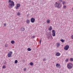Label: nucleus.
<instances>
[{
    "instance_id": "f257e3e1",
    "label": "nucleus",
    "mask_w": 73,
    "mask_h": 73,
    "mask_svg": "<svg viewBox=\"0 0 73 73\" xmlns=\"http://www.w3.org/2000/svg\"><path fill=\"white\" fill-rule=\"evenodd\" d=\"M9 3H10L9 5V8H12V7L15 6V4L13 1H11V0H9Z\"/></svg>"
},
{
    "instance_id": "f03ea898",
    "label": "nucleus",
    "mask_w": 73,
    "mask_h": 73,
    "mask_svg": "<svg viewBox=\"0 0 73 73\" xmlns=\"http://www.w3.org/2000/svg\"><path fill=\"white\" fill-rule=\"evenodd\" d=\"M54 6L55 7H57V8H60L61 7V5H60V3L56 2Z\"/></svg>"
},
{
    "instance_id": "7ed1b4c3",
    "label": "nucleus",
    "mask_w": 73,
    "mask_h": 73,
    "mask_svg": "<svg viewBox=\"0 0 73 73\" xmlns=\"http://www.w3.org/2000/svg\"><path fill=\"white\" fill-rule=\"evenodd\" d=\"M67 68L68 69H72L73 68V64L70 63L68 64H67Z\"/></svg>"
},
{
    "instance_id": "20e7f679",
    "label": "nucleus",
    "mask_w": 73,
    "mask_h": 73,
    "mask_svg": "<svg viewBox=\"0 0 73 73\" xmlns=\"http://www.w3.org/2000/svg\"><path fill=\"white\" fill-rule=\"evenodd\" d=\"M69 48V46L68 45H66L64 47V49L65 50H67Z\"/></svg>"
},
{
    "instance_id": "39448f33",
    "label": "nucleus",
    "mask_w": 73,
    "mask_h": 73,
    "mask_svg": "<svg viewBox=\"0 0 73 73\" xmlns=\"http://www.w3.org/2000/svg\"><path fill=\"white\" fill-rule=\"evenodd\" d=\"M20 5H21L20 4H17L15 8L16 9H19V8L20 7Z\"/></svg>"
},
{
    "instance_id": "423d86ee",
    "label": "nucleus",
    "mask_w": 73,
    "mask_h": 73,
    "mask_svg": "<svg viewBox=\"0 0 73 73\" xmlns=\"http://www.w3.org/2000/svg\"><path fill=\"white\" fill-rule=\"evenodd\" d=\"M35 19L33 18H32L31 19V21L32 23H35Z\"/></svg>"
},
{
    "instance_id": "0eeeda50",
    "label": "nucleus",
    "mask_w": 73,
    "mask_h": 73,
    "mask_svg": "<svg viewBox=\"0 0 73 73\" xmlns=\"http://www.w3.org/2000/svg\"><path fill=\"white\" fill-rule=\"evenodd\" d=\"M56 66L57 68H60V64H57L56 65Z\"/></svg>"
},
{
    "instance_id": "6e6552de",
    "label": "nucleus",
    "mask_w": 73,
    "mask_h": 73,
    "mask_svg": "<svg viewBox=\"0 0 73 73\" xmlns=\"http://www.w3.org/2000/svg\"><path fill=\"white\" fill-rule=\"evenodd\" d=\"M61 55V54L59 52H57L56 54V56H60Z\"/></svg>"
},
{
    "instance_id": "1a4fd4ad",
    "label": "nucleus",
    "mask_w": 73,
    "mask_h": 73,
    "mask_svg": "<svg viewBox=\"0 0 73 73\" xmlns=\"http://www.w3.org/2000/svg\"><path fill=\"white\" fill-rule=\"evenodd\" d=\"M47 36H51V33L50 32H48L47 33Z\"/></svg>"
},
{
    "instance_id": "9d476101",
    "label": "nucleus",
    "mask_w": 73,
    "mask_h": 73,
    "mask_svg": "<svg viewBox=\"0 0 73 73\" xmlns=\"http://www.w3.org/2000/svg\"><path fill=\"white\" fill-rule=\"evenodd\" d=\"M21 31H25V29L23 28V27H22L21 28Z\"/></svg>"
},
{
    "instance_id": "9b49d317",
    "label": "nucleus",
    "mask_w": 73,
    "mask_h": 73,
    "mask_svg": "<svg viewBox=\"0 0 73 73\" xmlns=\"http://www.w3.org/2000/svg\"><path fill=\"white\" fill-rule=\"evenodd\" d=\"M26 22L27 24H29L30 23V20L29 19H27L26 21Z\"/></svg>"
},
{
    "instance_id": "f8f14e48",
    "label": "nucleus",
    "mask_w": 73,
    "mask_h": 73,
    "mask_svg": "<svg viewBox=\"0 0 73 73\" xmlns=\"http://www.w3.org/2000/svg\"><path fill=\"white\" fill-rule=\"evenodd\" d=\"M50 22V20H48L46 21V23H48V24H49Z\"/></svg>"
},
{
    "instance_id": "ddd939ff",
    "label": "nucleus",
    "mask_w": 73,
    "mask_h": 73,
    "mask_svg": "<svg viewBox=\"0 0 73 73\" xmlns=\"http://www.w3.org/2000/svg\"><path fill=\"white\" fill-rule=\"evenodd\" d=\"M49 31H51V30H52V26H50V28L49 29Z\"/></svg>"
},
{
    "instance_id": "4468645a",
    "label": "nucleus",
    "mask_w": 73,
    "mask_h": 73,
    "mask_svg": "<svg viewBox=\"0 0 73 73\" xmlns=\"http://www.w3.org/2000/svg\"><path fill=\"white\" fill-rule=\"evenodd\" d=\"M12 51H10L8 53V54H11V55H12Z\"/></svg>"
},
{
    "instance_id": "2eb2a0df",
    "label": "nucleus",
    "mask_w": 73,
    "mask_h": 73,
    "mask_svg": "<svg viewBox=\"0 0 73 73\" xmlns=\"http://www.w3.org/2000/svg\"><path fill=\"white\" fill-rule=\"evenodd\" d=\"M11 43L12 44H15V41L14 40H12L11 41Z\"/></svg>"
},
{
    "instance_id": "dca6fc26",
    "label": "nucleus",
    "mask_w": 73,
    "mask_h": 73,
    "mask_svg": "<svg viewBox=\"0 0 73 73\" xmlns=\"http://www.w3.org/2000/svg\"><path fill=\"white\" fill-rule=\"evenodd\" d=\"M52 36H56V33H52Z\"/></svg>"
},
{
    "instance_id": "f3484780",
    "label": "nucleus",
    "mask_w": 73,
    "mask_h": 73,
    "mask_svg": "<svg viewBox=\"0 0 73 73\" xmlns=\"http://www.w3.org/2000/svg\"><path fill=\"white\" fill-rule=\"evenodd\" d=\"M11 56H12V55L9 54H8V57H11Z\"/></svg>"
},
{
    "instance_id": "a211bd4d",
    "label": "nucleus",
    "mask_w": 73,
    "mask_h": 73,
    "mask_svg": "<svg viewBox=\"0 0 73 73\" xmlns=\"http://www.w3.org/2000/svg\"><path fill=\"white\" fill-rule=\"evenodd\" d=\"M30 65H31V66H32L33 65V63L32 62H31L30 64Z\"/></svg>"
},
{
    "instance_id": "6ab92c4d",
    "label": "nucleus",
    "mask_w": 73,
    "mask_h": 73,
    "mask_svg": "<svg viewBox=\"0 0 73 73\" xmlns=\"http://www.w3.org/2000/svg\"><path fill=\"white\" fill-rule=\"evenodd\" d=\"M27 50L28 51H31V50H32V49H31L30 48H27Z\"/></svg>"
},
{
    "instance_id": "aec40b11",
    "label": "nucleus",
    "mask_w": 73,
    "mask_h": 73,
    "mask_svg": "<svg viewBox=\"0 0 73 73\" xmlns=\"http://www.w3.org/2000/svg\"><path fill=\"white\" fill-rule=\"evenodd\" d=\"M60 41H61V42H64L65 41V40H64L62 39L60 40Z\"/></svg>"
},
{
    "instance_id": "412c9836",
    "label": "nucleus",
    "mask_w": 73,
    "mask_h": 73,
    "mask_svg": "<svg viewBox=\"0 0 73 73\" xmlns=\"http://www.w3.org/2000/svg\"><path fill=\"white\" fill-rule=\"evenodd\" d=\"M52 33H56V31L54 30H52Z\"/></svg>"
},
{
    "instance_id": "4be33fe9",
    "label": "nucleus",
    "mask_w": 73,
    "mask_h": 73,
    "mask_svg": "<svg viewBox=\"0 0 73 73\" xmlns=\"http://www.w3.org/2000/svg\"><path fill=\"white\" fill-rule=\"evenodd\" d=\"M70 61H72V62H73V58H70Z\"/></svg>"
},
{
    "instance_id": "5701e85b",
    "label": "nucleus",
    "mask_w": 73,
    "mask_h": 73,
    "mask_svg": "<svg viewBox=\"0 0 73 73\" xmlns=\"http://www.w3.org/2000/svg\"><path fill=\"white\" fill-rule=\"evenodd\" d=\"M66 8V6L64 5L63 6V9H65V8Z\"/></svg>"
},
{
    "instance_id": "b1692460",
    "label": "nucleus",
    "mask_w": 73,
    "mask_h": 73,
    "mask_svg": "<svg viewBox=\"0 0 73 73\" xmlns=\"http://www.w3.org/2000/svg\"><path fill=\"white\" fill-rule=\"evenodd\" d=\"M18 62V61H17V60H16L15 61V64H17Z\"/></svg>"
},
{
    "instance_id": "393cba45",
    "label": "nucleus",
    "mask_w": 73,
    "mask_h": 73,
    "mask_svg": "<svg viewBox=\"0 0 73 73\" xmlns=\"http://www.w3.org/2000/svg\"><path fill=\"white\" fill-rule=\"evenodd\" d=\"M68 60H69V59H66L65 60V61L66 62H68Z\"/></svg>"
},
{
    "instance_id": "a878e982",
    "label": "nucleus",
    "mask_w": 73,
    "mask_h": 73,
    "mask_svg": "<svg viewBox=\"0 0 73 73\" xmlns=\"http://www.w3.org/2000/svg\"><path fill=\"white\" fill-rule=\"evenodd\" d=\"M62 4H63V5H64V4H66V2H65L64 1H63L62 3Z\"/></svg>"
},
{
    "instance_id": "bb28decb",
    "label": "nucleus",
    "mask_w": 73,
    "mask_h": 73,
    "mask_svg": "<svg viewBox=\"0 0 73 73\" xmlns=\"http://www.w3.org/2000/svg\"><path fill=\"white\" fill-rule=\"evenodd\" d=\"M17 15L18 16H20V12H18L17 13Z\"/></svg>"
},
{
    "instance_id": "cd10ccee",
    "label": "nucleus",
    "mask_w": 73,
    "mask_h": 73,
    "mask_svg": "<svg viewBox=\"0 0 73 73\" xmlns=\"http://www.w3.org/2000/svg\"><path fill=\"white\" fill-rule=\"evenodd\" d=\"M3 69H5V68H6V67L4 65L3 66Z\"/></svg>"
},
{
    "instance_id": "c85d7f7f",
    "label": "nucleus",
    "mask_w": 73,
    "mask_h": 73,
    "mask_svg": "<svg viewBox=\"0 0 73 73\" xmlns=\"http://www.w3.org/2000/svg\"><path fill=\"white\" fill-rule=\"evenodd\" d=\"M31 38H35V36H33L31 37Z\"/></svg>"
},
{
    "instance_id": "c756f323",
    "label": "nucleus",
    "mask_w": 73,
    "mask_h": 73,
    "mask_svg": "<svg viewBox=\"0 0 73 73\" xmlns=\"http://www.w3.org/2000/svg\"><path fill=\"white\" fill-rule=\"evenodd\" d=\"M60 44H57V47H58L59 46H60Z\"/></svg>"
},
{
    "instance_id": "7c9ffc66",
    "label": "nucleus",
    "mask_w": 73,
    "mask_h": 73,
    "mask_svg": "<svg viewBox=\"0 0 73 73\" xmlns=\"http://www.w3.org/2000/svg\"><path fill=\"white\" fill-rule=\"evenodd\" d=\"M22 62H25V60H23Z\"/></svg>"
},
{
    "instance_id": "2f4dec72",
    "label": "nucleus",
    "mask_w": 73,
    "mask_h": 73,
    "mask_svg": "<svg viewBox=\"0 0 73 73\" xmlns=\"http://www.w3.org/2000/svg\"><path fill=\"white\" fill-rule=\"evenodd\" d=\"M4 24V26H5V27H6V23H4L3 24Z\"/></svg>"
},
{
    "instance_id": "473e14b6",
    "label": "nucleus",
    "mask_w": 73,
    "mask_h": 73,
    "mask_svg": "<svg viewBox=\"0 0 73 73\" xmlns=\"http://www.w3.org/2000/svg\"><path fill=\"white\" fill-rule=\"evenodd\" d=\"M41 41H42V40H41V39H40V44H41Z\"/></svg>"
},
{
    "instance_id": "72a5a7b5",
    "label": "nucleus",
    "mask_w": 73,
    "mask_h": 73,
    "mask_svg": "<svg viewBox=\"0 0 73 73\" xmlns=\"http://www.w3.org/2000/svg\"><path fill=\"white\" fill-rule=\"evenodd\" d=\"M48 36V38H49L50 37V36Z\"/></svg>"
},
{
    "instance_id": "f704fd0d",
    "label": "nucleus",
    "mask_w": 73,
    "mask_h": 73,
    "mask_svg": "<svg viewBox=\"0 0 73 73\" xmlns=\"http://www.w3.org/2000/svg\"><path fill=\"white\" fill-rule=\"evenodd\" d=\"M43 61H46V59H45L44 58L43 60Z\"/></svg>"
},
{
    "instance_id": "c9c22d12",
    "label": "nucleus",
    "mask_w": 73,
    "mask_h": 73,
    "mask_svg": "<svg viewBox=\"0 0 73 73\" xmlns=\"http://www.w3.org/2000/svg\"><path fill=\"white\" fill-rule=\"evenodd\" d=\"M50 37L51 38V39H53V37H52V36L51 35Z\"/></svg>"
},
{
    "instance_id": "e433bc0d",
    "label": "nucleus",
    "mask_w": 73,
    "mask_h": 73,
    "mask_svg": "<svg viewBox=\"0 0 73 73\" xmlns=\"http://www.w3.org/2000/svg\"><path fill=\"white\" fill-rule=\"evenodd\" d=\"M5 46V47H7V46H8V45L7 44H6Z\"/></svg>"
},
{
    "instance_id": "4c0bfd02",
    "label": "nucleus",
    "mask_w": 73,
    "mask_h": 73,
    "mask_svg": "<svg viewBox=\"0 0 73 73\" xmlns=\"http://www.w3.org/2000/svg\"><path fill=\"white\" fill-rule=\"evenodd\" d=\"M59 1H60V2H62V0H59Z\"/></svg>"
},
{
    "instance_id": "58836bf2",
    "label": "nucleus",
    "mask_w": 73,
    "mask_h": 73,
    "mask_svg": "<svg viewBox=\"0 0 73 73\" xmlns=\"http://www.w3.org/2000/svg\"><path fill=\"white\" fill-rule=\"evenodd\" d=\"M71 38H72V39H73V35H72L71 36Z\"/></svg>"
},
{
    "instance_id": "ea45409f",
    "label": "nucleus",
    "mask_w": 73,
    "mask_h": 73,
    "mask_svg": "<svg viewBox=\"0 0 73 73\" xmlns=\"http://www.w3.org/2000/svg\"><path fill=\"white\" fill-rule=\"evenodd\" d=\"M24 71H26V68H24Z\"/></svg>"
},
{
    "instance_id": "a19ab883",
    "label": "nucleus",
    "mask_w": 73,
    "mask_h": 73,
    "mask_svg": "<svg viewBox=\"0 0 73 73\" xmlns=\"http://www.w3.org/2000/svg\"><path fill=\"white\" fill-rule=\"evenodd\" d=\"M4 64H6V62H5Z\"/></svg>"
},
{
    "instance_id": "79ce46f5",
    "label": "nucleus",
    "mask_w": 73,
    "mask_h": 73,
    "mask_svg": "<svg viewBox=\"0 0 73 73\" xmlns=\"http://www.w3.org/2000/svg\"><path fill=\"white\" fill-rule=\"evenodd\" d=\"M72 10L73 11V8H72Z\"/></svg>"
}]
</instances>
